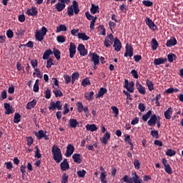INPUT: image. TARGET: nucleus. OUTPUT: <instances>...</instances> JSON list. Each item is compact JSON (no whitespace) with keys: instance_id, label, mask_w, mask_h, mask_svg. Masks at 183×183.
<instances>
[{"instance_id":"nucleus-14","label":"nucleus","mask_w":183,"mask_h":183,"mask_svg":"<svg viewBox=\"0 0 183 183\" xmlns=\"http://www.w3.org/2000/svg\"><path fill=\"white\" fill-rule=\"evenodd\" d=\"M113 46L116 52H119V51H121V48H122V44L117 37L114 39Z\"/></svg>"},{"instance_id":"nucleus-5","label":"nucleus","mask_w":183,"mask_h":183,"mask_svg":"<svg viewBox=\"0 0 183 183\" xmlns=\"http://www.w3.org/2000/svg\"><path fill=\"white\" fill-rule=\"evenodd\" d=\"M48 32V29L45 26H42L40 30H36L35 32V39L39 42H42L44 41V38H45V35Z\"/></svg>"},{"instance_id":"nucleus-64","label":"nucleus","mask_w":183,"mask_h":183,"mask_svg":"<svg viewBox=\"0 0 183 183\" xmlns=\"http://www.w3.org/2000/svg\"><path fill=\"white\" fill-rule=\"evenodd\" d=\"M146 107L145 104H144V103H139L138 105V109H139V111H141V112H144V111H145L146 109Z\"/></svg>"},{"instance_id":"nucleus-60","label":"nucleus","mask_w":183,"mask_h":183,"mask_svg":"<svg viewBox=\"0 0 183 183\" xmlns=\"http://www.w3.org/2000/svg\"><path fill=\"white\" fill-rule=\"evenodd\" d=\"M26 141H27L28 147H31V145H32V144H34V138H32V137H26Z\"/></svg>"},{"instance_id":"nucleus-23","label":"nucleus","mask_w":183,"mask_h":183,"mask_svg":"<svg viewBox=\"0 0 183 183\" xmlns=\"http://www.w3.org/2000/svg\"><path fill=\"white\" fill-rule=\"evenodd\" d=\"M177 44V39H175V37H172L170 39L167 41L166 46H167L168 48H171V46H175Z\"/></svg>"},{"instance_id":"nucleus-20","label":"nucleus","mask_w":183,"mask_h":183,"mask_svg":"<svg viewBox=\"0 0 183 183\" xmlns=\"http://www.w3.org/2000/svg\"><path fill=\"white\" fill-rule=\"evenodd\" d=\"M167 58L159 57L157 59H154L153 64H154V65L157 66L158 65H162V64H165V62H167Z\"/></svg>"},{"instance_id":"nucleus-25","label":"nucleus","mask_w":183,"mask_h":183,"mask_svg":"<svg viewBox=\"0 0 183 183\" xmlns=\"http://www.w3.org/2000/svg\"><path fill=\"white\" fill-rule=\"evenodd\" d=\"M90 12L93 15H95V14H99V6H95V4H92V6L90 8Z\"/></svg>"},{"instance_id":"nucleus-44","label":"nucleus","mask_w":183,"mask_h":183,"mask_svg":"<svg viewBox=\"0 0 183 183\" xmlns=\"http://www.w3.org/2000/svg\"><path fill=\"white\" fill-rule=\"evenodd\" d=\"M56 41L59 42V44H64L65 41H66V37L64 36L60 35L56 36Z\"/></svg>"},{"instance_id":"nucleus-11","label":"nucleus","mask_w":183,"mask_h":183,"mask_svg":"<svg viewBox=\"0 0 183 183\" xmlns=\"http://www.w3.org/2000/svg\"><path fill=\"white\" fill-rule=\"evenodd\" d=\"M77 51L79 52L81 56H86V55H88V49H86L85 45L83 44L78 45Z\"/></svg>"},{"instance_id":"nucleus-38","label":"nucleus","mask_w":183,"mask_h":183,"mask_svg":"<svg viewBox=\"0 0 183 183\" xmlns=\"http://www.w3.org/2000/svg\"><path fill=\"white\" fill-rule=\"evenodd\" d=\"M95 93L94 92H90L89 93H85L84 98L87 99V101H92L94 99V95Z\"/></svg>"},{"instance_id":"nucleus-39","label":"nucleus","mask_w":183,"mask_h":183,"mask_svg":"<svg viewBox=\"0 0 183 183\" xmlns=\"http://www.w3.org/2000/svg\"><path fill=\"white\" fill-rule=\"evenodd\" d=\"M79 78V73L78 71L74 72L71 75V84L74 85L75 84V81Z\"/></svg>"},{"instance_id":"nucleus-51","label":"nucleus","mask_w":183,"mask_h":183,"mask_svg":"<svg viewBox=\"0 0 183 183\" xmlns=\"http://www.w3.org/2000/svg\"><path fill=\"white\" fill-rule=\"evenodd\" d=\"M150 134L153 138H155V139H158V138H159V134L157 130H152Z\"/></svg>"},{"instance_id":"nucleus-56","label":"nucleus","mask_w":183,"mask_h":183,"mask_svg":"<svg viewBox=\"0 0 183 183\" xmlns=\"http://www.w3.org/2000/svg\"><path fill=\"white\" fill-rule=\"evenodd\" d=\"M134 165L135 169H139V168H141V162L138 159H134Z\"/></svg>"},{"instance_id":"nucleus-63","label":"nucleus","mask_w":183,"mask_h":183,"mask_svg":"<svg viewBox=\"0 0 183 183\" xmlns=\"http://www.w3.org/2000/svg\"><path fill=\"white\" fill-rule=\"evenodd\" d=\"M6 36L9 39H11V38H14V31H12V30H11V29L7 30Z\"/></svg>"},{"instance_id":"nucleus-35","label":"nucleus","mask_w":183,"mask_h":183,"mask_svg":"<svg viewBox=\"0 0 183 183\" xmlns=\"http://www.w3.org/2000/svg\"><path fill=\"white\" fill-rule=\"evenodd\" d=\"M53 93L54 94L56 98H61V97H64L62 91L58 89V88H54Z\"/></svg>"},{"instance_id":"nucleus-10","label":"nucleus","mask_w":183,"mask_h":183,"mask_svg":"<svg viewBox=\"0 0 183 183\" xmlns=\"http://www.w3.org/2000/svg\"><path fill=\"white\" fill-rule=\"evenodd\" d=\"M89 56H91V61L93 62L94 65H99V56L96 52H90Z\"/></svg>"},{"instance_id":"nucleus-49","label":"nucleus","mask_w":183,"mask_h":183,"mask_svg":"<svg viewBox=\"0 0 183 183\" xmlns=\"http://www.w3.org/2000/svg\"><path fill=\"white\" fill-rule=\"evenodd\" d=\"M35 149H36V152L34 153L35 158H38V159L41 158V157H42V154H41V152H40L39 148H38V146L35 147Z\"/></svg>"},{"instance_id":"nucleus-45","label":"nucleus","mask_w":183,"mask_h":183,"mask_svg":"<svg viewBox=\"0 0 183 183\" xmlns=\"http://www.w3.org/2000/svg\"><path fill=\"white\" fill-rule=\"evenodd\" d=\"M14 122V124H19V122H21V114H19V113H15Z\"/></svg>"},{"instance_id":"nucleus-40","label":"nucleus","mask_w":183,"mask_h":183,"mask_svg":"<svg viewBox=\"0 0 183 183\" xmlns=\"http://www.w3.org/2000/svg\"><path fill=\"white\" fill-rule=\"evenodd\" d=\"M35 136L38 139H42L45 137V132L44 130H39L37 133L35 134Z\"/></svg>"},{"instance_id":"nucleus-26","label":"nucleus","mask_w":183,"mask_h":183,"mask_svg":"<svg viewBox=\"0 0 183 183\" xmlns=\"http://www.w3.org/2000/svg\"><path fill=\"white\" fill-rule=\"evenodd\" d=\"M152 115H153L152 114V111L149 110L145 114L142 115V119L144 122H147V121H148V119H149V118H151V117H152Z\"/></svg>"},{"instance_id":"nucleus-28","label":"nucleus","mask_w":183,"mask_h":183,"mask_svg":"<svg viewBox=\"0 0 183 183\" xmlns=\"http://www.w3.org/2000/svg\"><path fill=\"white\" fill-rule=\"evenodd\" d=\"M171 115H172V107H170L164 112V116L166 119H171Z\"/></svg>"},{"instance_id":"nucleus-41","label":"nucleus","mask_w":183,"mask_h":183,"mask_svg":"<svg viewBox=\"0 0 183 183\" xmlns=\"http://www.w3.org/2000/svg\"><path fill=\"white\" fill-rule=\"evenodd\" d=\"M111 109L113 112V114H114V118H118V115H119V109L118 107L113 106L111 107Z\"/></svg>"},{"instance_id":"nucleus-32","label":"nucleus","mask_w":183,"mask_h":183,"mask_svg":"<svg viewBox=\"0 0 183 183\" xmlns=\"http://www.w3.org/2000/svg\"><path fill=\"white\" fill-rule=\"evenodd\" d=\"M177 55L174 53L169 54L167 55V60L169 61V62H170V64H172L174 61H177Z\"/></svg>"},{"instance_id":"nucleus-59","label":"nucleus","mask_w":183,"mask_h":183,"mask_svg":"<svg viewBox=\"0 0 183 183\" xmlns=\"http://www.w3.org/2000/svg\"><path fill=\"white\" fill-rule=\"evenodd\" d=\"M45 99H51V90L49 89H47L44 92Z\"/></svg>"},{"instance_id":"nucleus-43","label":"nucleus","mask_w":183,"mask_h":183,"mask_svg":"<svg viewBox=\"0 0 183 183\" xmlns=\"http://www.w3.org/2000/svg\"><path fill=\"white\" fill-rule=\"evenodd\" d=\"M157 48H158V41L156 39H152V49L153 51H156Z\"/></svg>"},{"instance_id":"nucleus-8","label":"nucleus","mask_w":183,"mask_h":183,"mask_svg":"<svg viewBox=\"0 0 183 183\" xmlns=\"http://www.w3.org/2000/svg\"><path fill=\"white\" fill-rule=\"evenodd\" d=\"M145 24L152 31H158V26L155 25V23H154L152 21V19H151L150 18L146 17Z\"/></svg>"},{"instance_id":"nucleus-50","label":"nucleus","mask_w":183,"mask_h":183,"mask_svg":"<svg viewBox=\"0 0 183 183\" xmlns=\"http://www.w3.org/2000/svg\"><path fill=\"white\" fill-rule=\"evenodd\" d=\"M77 175L79 178H84L86 175V171L82 169L77 172Z\"/></svg>"},{"instance_id":"nucleus-27","label":"nucleus","mask_w":183,"mask_h":183,"mask_svg":"<svg viewBox=\"0 0 183 183\" xmlns=\"http://www.w3.org/2000/svg\"><path fill=\"white\" fill-rule=\"evenodd\" d=\"M65 6H66V5H65V4L59 2L55 4V9H56V11H58V12H62V10L65 9Z\"/></svg>"},{"instance_id":"nucleus-17","label":"nucleus","mask_w":183,"mask_h":183,"mask_svg":"<svg viewBox=\"0 0 183 183\" xmlns=\"http://www.w3.org/2000/svg\"><path fill=\"white\" fill-rule=\"evenodd\" d=\"M4 109L6 110V115H11V114H14V108L9 104V103H4Z\"/></svg>"},{"instance_id":"nucleus-55","label":"nucleus","mask_w":183,"mask_h":183,"mask_svg":"<svg viewBox=\"0 0 183 183\" xmlns=\"http://www.w3.org/2000/svg\"><path fill=\"white\" fill-rule=\"evenodd\" d=\"M91 84V81H89V78L84 79L81 81L82 86H86L87 85Z\"/></svg>"},{"instance_id":"nucleus-9","label":"nucleus","mask_w":183,"mask_h":183,"mask_svg":"<svg viewBox=\"0 0 183 183\" xmlns=\"http://www.w3.org/2000/svg\"><path fill=\"white\" fill-rule=\"evenodd\" d=\"M69 58H74L76 54V45L74 42H71L69 48Z\"/></svg>"},{"instance_id":"nucleus-24","label":"nucleus","mask_w":183,"mask_h":183,"mask_svg":"<svg viewBox=\"0 0 183 183\" xmlns=\"http://www.w3.org/2000/svg\"><path fill=\"white\" fill-rule=\"evenodd\" d=\"M108 92V90L104 87H101L98 92V94H96V99L102 98L105 94Z\"/></svg>"},{"instance_id":"nucleus-4","label":"nucleus","mask_w":183,"mask_h":183,"mask_svg":"<svg viewBox=\"0 0 183 183\" xmlns=\"http://www.w3.org/2000/svg\"><path fill=\"white\" fill-rule=\"evenodd\" d=\"M79 11L78 1L75 0L72 1V5H69L67 7V14L69 16H74V14H75V15H78V14H79Z\"/></svg>"},{"instance_id":"nucleus-57","label":"nucleus","mask_w":183,"mask_h":183,"mask_svg":"<svg viewBox=\"0 0 183 183\" xmlns=\"http://www.w3.org/2000/svg\"><path fill=\"white\" fill-rule=\"evenodd\" d=\"M142 4L144 6H152L154 5V3L149 0H144L142 1Z\"/></svg>"},{"instance_id":"nucleus-52","label":"nucleus","mask_w":183,"mask_h":183,"mask_svg":"<svg viewBox=\"0 0 183 183\" xmlns=\"http://www.w3.org/2000/svg\"><path fill=\"white\" fill-rule=\"evenodd\" d=\"M100 180L102 183H107V173H101Z\"/></svg>"},{"instance_id":"nucleus-42","label":"nucleus","mask_w":183,"mask_h":183,"mask_svg":"<svg viewBox=\"0 0 183 183\" xmlns=\"http://www.w3.org/2000/svg\"><path fill=\"white\" fill-rule=\"evenodd\" d=\"M146 82H147V85L149 91H154V82H152L149 79H147Z\"/></svg>"},{"instance_id":"nucleus-48","label":"nucleus","mask_w":183,"mask_h":183,"mask_svg":"<svg viewBox=\"0 0 183 183\" xmlns=\"http://www.w3.org/2000/svg\"><path fill=\"white\" fill-rule=\"evenodd\" d=\"M175 154H177V152L171 149H167L166 152V155H167V157H174Z\"/></svg>"},{"instance_id":"nucleus-36","label":"nucleus","mask_w":183,"mask_h":183,"mask_svg":"<svg viewBox=\"0 0 183 183\" xmlns=\"http://www.w3.org/2000/svg\"><path fill=\"white\" fill-rule=\"evenodd\" d=\"M35 105H36V101L33 99L31 102L27 103L26 108V109H32V108H35Z\"/></svg>"},{"instance_id":"nucleus-2","label":"nucleus","mask_w":183,"mask_h":183,"mask_svg":"<svg viewBox=\"0 0 183 183\" xmlns=\"http://www.w3.org/2000/svg\"><path fill=\"white\" fill-rule=\"evenodd\" d=\"M51 153L53 155V159L56 164H59L62 161V152L61 149L56 145H54L51 147Z\"/></svg>"},{"instance_id":"nucleus-22","label":"nucleus","mask_w":183,"mask_h":183,"mask_svg":"<svg viewBox=\"0 0 183 183\" xmlns=\"http://www.w3.org/2000/svg\"><path fill=\"white\" fill-rule=\"evenodd\" d=\"M74 162L76 164H82V157L81 156L80 154H74L72 156Z\"/></svg>"},{"instance_id":"nucleus-58","label":"nucleus","mask_w":183,"mask_h":183,"mask_svg":"<svg viewBox=\"0 0 183 183\" xmlns=\"http://www.w3.org/2000/svg\"><path fill=\"white\" fill-rule=\"evenodd\" d=\"M69 177L66 175V173H64L61 177V183H68V179Z\"/></svg>"},{"instance_id":"nucleus-62","label":"nucleus","mask_w":183,"mask_h":183,"mask_svg":"<svg viewBox=\"0 0 183 183\" xmlns=\"http://www.w3.org/2000/svg\"><path fill=\"white\" fill-rule=\"evenodd\" d=\"M53 59H49L48 60H47V62H46V68L48 69H49V68H51V66H52V65H54V62H53Z\"/></svg>"},{"instance_id":"nucleus-46","label":"nucleus","mask_w":183,"mask_h":183,"mask_svg":"<svg viewBox=\"0 0 183 183\" xmlns=\"http://www.w3.org/2000/svg\"><path fill=\"white\" fill-rule=\"evenodd\" d=\"M76 106H77V112L81 114V112H82L84 111V109L85 108L84 107V104H82V102H78L76 104Z\"/></svg>"},{"instance_id":"nucleus-7","label":"nucleus","mask_w":183,"mask_h":183,"mask_svg":"<svg viewBox=\"0 0 183 183\" xmlns=\"http://www.w3.org/2000/svg\"><path fill=\"white\" fill-rule=\"evenodd\" d=\"M49 111H55V109L61 111V109H62V102H61L59 100L56 101V102H51L49 106Z\"/></svg>"},{"instance_id":"nucleus-1","label":"nucleus","mask_w":183,"mask_h":183,"mask_svg":"<svg viewBox=\"0 0 183 183\" xmlns=\"http://www.w3.org/2000/svg\"><path fill=\"white\" fill-rule=\"evenodd\" d=\"M135 85V83L134 81H129L128 79H124V88H125L127 91L124 90L123 94L127 96V101H132V97L131 94H132L134 91V86ZM130 92V93H129Z\"/></svg>"},{"instance_id":"nucleus-33","label":"nucleus","mask_w":183,"mask_h":183,"mask_svg":"<svg viewBox=\"0 0 183 183\" xmlns=\"http://www.w3.org/2000/svg\"><path fill=\"white\" fill-rule=\"evenodd\" d=\"M53 51L52 50L47 49L44 51V53L43 54V59H49V56L52 55Z\"/></svg>"},{"instance_id":"nucleus-6","label":"nucleus","mask_w":183,"mask_h":183,"mask_svg":"<svg viewBox=\"0 0 183 183\" xmlns=\"http://www.w3.org/2000/svg\"><path fill=\"white\" fill-rule=\"evenodd\" d=\"M147 124L149 127H154V125L157 124V128H161V122L157 118V114L152 115L150 119L148 120Z\"/></svg>"},{"instance_id":"nucleus-54","label":"nucleus","mask_w":183,"mask_h":183,"mask_svg":"<svg viewBox=\"0 0 183 183\" xmlns=\"http://www.w3.org/2000/svg\"><path fill=\"white\" fill-rule=\"evenodd\" d=\"M164 170L167 174H169V175H171L172 174V168L169 164H168L167 166H164Z\"/></svg>"},{"instance_id":"nucleus-15","label":"nucleus","mask_w":183,"mask_h":183,"mask_svg":"<svg viewBox=\"0 0 183 183\" xmlns=\"http://www.w3.org/2000/svg\"><path fill=\"white\" fill-rule=\"evenodd\" d=\"M74 151H75V147L71 144H69L66 147V150L65 153V157L69 158L72 154H74Z\"/></svg>"},{"instance_id":"nucleus-31","label":"nucleus","mask_w":183,"mask_h":183,"mask_svg":"<svg viewBox=\"0 0 183 183\" xmlns=\"http://www.w3.org/2000/svg\"><path fill=\"white\" fill-rule=\"evenodd\" d=\"M77 36L79 39H82V41H88L90 39V37L85 33H78Z\"/></svg>"},{"instance_id":"nucleus-13","label":"nucleus","mask_w":183,"mask_h":183,"mask_svg":"<svg viewBox=\"0 0 183 183\" xmlns=\"http://www.w3.org/2000/svg\"><path fill=\"white\" fill-rule=\"evenodd\" d=\"M124 56L126 58H132L134 56V48L132 46H129V44L126 45V51L124 53Z\"/></svg>"},{"instance_id":"nucleus-12","label":"nucleus","mask_w":183,"mask_h":183,"mask_svg":"<svg viewBox=\"0 0 183 183\" xmlns=\"http://www.w3.org/2000/svg\"><path fill=\"white\" fill-rule=\"evenodd\" d=\"M114 44V35L110 34L107 36V39H105L104 45L106 48H111V44Z\"/></svg>"},{"instance_id":"nucleus-61","label":"nucleus","mask_w":183,"mask_h":183,"mask_svg":"<svg viewBox=\"0 0 183 183\" xmlns=\"http://www.w3.org/2000/svg\"><path fill=\"white\" fill-rule=\"evenodd\" d=\"M64 78L66 84H69L71 83V81L72 82V79H71V76L69 75L66 74L64 76Z\"/></svg>"},{"instance_id":"nucleus-29","label":"nucleus","mask_w":183,"mask_h":183,"mask_svg":"<svg viewBox=\"0 0 183 183\" xmlns=\"http://www.w3.org/2000/svg\"><path fill=\"white\" fill-rule=\"evenodd\" d=\"M86 131H91V132H95V131L98 130V127H97V124H87L86 126Z\"/></svg>"},{"instance_id":"nucleus-21","label":"nucleus","mask_w":183,"mask_h":183,"mask_svg":"<svg viewBox=\"0 0 183 183\" xmlns=\"http://www.w3.org/2000/svg\"><path fill=\"white\" fill-rule=\"evenodd\" d=\"M136 87L137 89L139 91V94L142 95H145L146 92H145V87L142 86L138 81L136 82Z\"/></svg>"},{"instance_id":"nucleus-53","label":"nucleus","mask_w":183,"mask_h":183,"mask_svg":"<svg viewBox=\"0 0 183 183\" xmlns=\"http://www.w3.org/2000/svg\"><path fill=\"white\" fill-rule=\"evenodd\" d=\"M31 65L34 68V71L35 69H38V68H36L38 66V60L36 59L31 60Z\"/></svg>"},{"instance_id":"nucleus-30","label":"nucleus","mask_w":183,"mask_h":183,"mask_svg":"<svg viewBox=\"0 0 183 183\" xmlns=\"http://www.w3.org/2000/svg\"><path fill=\"white\" fill-rule=\"evenodd\" d=\"M77 125H79V122L76 121V119H69V127L70 128H76Z\"/></svg>"},{"instance_id":"nucleus-37","label":"nucleus","mask_w":183,"mask_h":183,"mask_svg":"<svg viewBox=\"0 0 183 183\" xmlns=\"http://www.w3.org/2000/svg\"><path fill=\"white\" fill-rule=\"evenodd\" d=\"M53 54H54L56 59H57V61H59L61 59V51L59 50H58V49L54 48Z\"/></svg>"},{"instance_id":"nucleus-18","label":"nucleus","mask_w":183,"mask_h":183,"mask_svg":"<svg viewBox=\"0 0 183 183\" xmlns=\"http://www.w3.org/2000/svg\"><path fill=\"white\" fill-rule=\"evenodd\" d=\"M26 14L29 16H36L38 15V10L36 7H31V9H27Z\"/></svg>"},{"instance_id":"nucleus-34","label":"nucleus","mask_w":183,"mask_h":183,"mask_svg":"<svg viewBox=\"0 0 183 183\" xmlns=\"http://www.w3.org/2000/svg\"><path fill=\"white\" fill-rule=\"evenodd\" d=\"M66 29L68 28L64 24H60L59 26L56 27V32L58 34V32H66Z\"/></svg>"},{"instance_id":"nucleus-47","label":"nucleus","mask_w":183,"mask_h":183,"mask_svg":"<svg viewBox=\"0 0 183 183\" xmlns=\"http://www.w3.org/2000/svg\"><path fill=\"white\" fill-rule=\"evenodd\" d=\"M34 92H38L39 91V80L36 79L33 87Z\"/></svg>"},{"instance_id":"nucleus-16","label":"nucleus","mask_w":183,"mask_h":183,"mask_svg":"<svg viewBox=\"0 0 183 183\" xmlns=\"http://www.w3.org/2000/svg\"><path fill=\"white\" fill-rule=\"evenodd\" d=\"M109 139H111V134H109V132H106L103 136L102 138H100V142L103 144V145H107V144H108V141Z\"/></svg>"},{"instance_id":"nucleus-3","label":"nucleus","mask_w":183,"mask_h":183,"mask_svg":"<svg viewBox=\"0 0 183 183\" xmlns=\"http://www.w3.org/2000/svg\"><path fill=\"white\" fill-rule=\"evenodd\" d=\"M122 181L126 183H144L142 179L137 175V172L132 173V178L129 177L128 175H125L122 179Z\"/></svg>"},{"instance_id":"nucleus-19","label":"nucleus","mask_w":183,"mask_h":183,"mask_svg":"<svg viewBox=\"0 0 183 183\" xmlns=\"http://www.w3.org/2000/svg\"><path fill=\"white\" fill-rule=\"evenodd\" d=\"M60 168L61 171H68V169H69V163H68V159H64L63 160L60 164Z\"/></svg>"}]
</instances>
